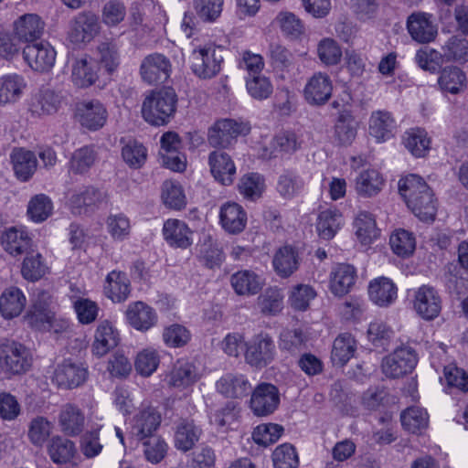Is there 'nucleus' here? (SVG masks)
Returning <instances> with one entry per match:
<instances>
[{"label":"nucleus","mask_w":468,"mask_h":468,"mask_svg":"<svg viewBox=\"0 0 468 468\" xmlns=\"http://www.w3.org/2000/svg\"><path fill=\"white\" fill-rule=\"evenodd\" d=\"M190 338V332L178 324L166 326L163 332V340L170 347H182L189 342Z\"/></svg>","instance_id":"obj_63"},{"label":"nucleus","mask_w":468,"mask_h":468,"mask_svg":"<svg viewBox=\"0 0 468 468\" xmlns=\"http://www.w3.org/2000/svg\"><path fill=\"white\" fill-rule=\"evenodd\" d=\"M231 286L239 295H254L262 288V281L254 271L244 270L235 272L230 278Z\"/></svg>","instance_id":"obj_34"},{"label":"nucleus","mask_w":468,"mask_h":468,"mask_svg":"<svg viewBox=\"0 0 468 468\" xmlns=\"http://www.w3.org/2000/svg\"><path fill=\"white\" fill-rule=\"evenodd\" d=\"M413 307L423 319L433 320L441 313V299L433 287L422 285L415 292Z\"/></svg>","instance_id":"obj_15"},{"label":"nucleus","mask_w":468,"mask_h":468,"mask_svg":"<svg viewBox=\"0 0 468 468\" xmlns=\"http://www.w3.org/2000/svg\"><path fill=\"white\" fill-rule=\"evenodd\" d=\"M198 378L199 375L194 364L179 360L171 371L169 384L176 388H186L197 382Z\"/></svg>","instance_id":"obj_42"},{"label":"nucleus","mask_w":468,"mask_h":468,"mask_svg":"<svg viewBox=\"0 0 468 468\" xmlns=\"http://www.w3.org/2000/svg\"><path fill=\"white\" fill-rule=\"evenodd\" d=\"M246 88L249 94L259 101L268 99L273 91V86L270 79L261 74L247 77Z\"/></svg>","instance_id":"obj_57"},{"label":"nucleus","mask_w":468,"mask_h":468,"mask_svg":"<svg viewBox=\"0 0 468 468\" xmlns=\"http://www.w3.org/2000/svg\"><path fill=\"white\" fill-rule=\"evenodd\" d=\"M125 314L130 325L143 332L149 330L157 321L154 310L143 302L129 304Z\"/></svg>","instance_id":"obj_21"},{"label":"nucleus","mask_w":468,"mask_h":468,"mask_svg":"<svg viewBox=\"0 0 468 468\" xmlns=\"http://www.w3.org/2000/svg\"><path fill=\"white\" fill-rule=\"evenodd\" d=\"M276 354L275 343L266 333L258 334L246 343L245 360L257 369H262L271 364Z\"/></svg>","instance_id":"obj_4"},{"label":"nucleus","mask_w":468,"mask_h":468,"mask_svg":"<svg viewBox=\"0 0 468 468\" xmlns=\"http://www.w3.org/2000/svg\"><path fill=\"white\" fill-rule=\"evenodd\" d=\"M122 155L124 162L132 168H140L146 161V149L137 142H129L122 147Z\"/></svg>","instance_id":"obj_64"},{"label":"nucleus","mask_w":468,"mask_h":468,"mask_svg":"<svg viewBox=\"0 0 468 468\" xmlns=\"http://www.w3.org/2000/svg\"><path fill=\"white\" fill-rule=\"evenodd\" d=\"M23 88V80L17 75H7L0 78V103L16 101Z\"/></svg>","instance_id":"obj_54"},{"label":"nucleus","mask_w":468,"mask_h":468,"mask_svg":"<svg viewBox=\"0 0 468 468\" xmlns=\"http://www.w3.org/2000/svg\"><path fill=\"white\" fill-rule=\"evenodd\" d=\"M316 296L315 291L310 285L299 284L292 288L289 296L292 308L296 311H305L310 302Z\"/></svg>","instance_id":"obj_61"},{"label":"nucleus","mask_w":468,"mask_h":468,"mask_svg":"<svg viewBox=\"0 0 468 468\" xmlns=\"http://www.w3.org/2000/svg\"><path fill=\"white\" fill-rule=\"evenodd\" d=\"M356 234L362 244H369L379 235L373 215L367 211L357 214L355 222Z\"/></svg>","instance_id":"obj_43"},{"label":"nucleus","mask_w":468,"mask_h":468,"mask_svg":"<svg viewBox=\"0 0 468 468\" xmlns=\"http://www.w3.org/2000/svg\"><path fill=\"white\" fill-rule=\"evenodd\" d=\"M11 160L16 176L22 181L28 180L37 169V157L31 151L15 149Z\"/></svg>","instance_id":"obj_36"},{"label":"nucleus","mask_w":468,"mask_h":468,"mask_svg":"<svg viewBox=\"0 0 468 468\" xmlns=\"http://www.w3.org/2000/svg\"><path fill=\"white\" fill-rule=\"evenodd\" d=\"M239 193L249 200L259 198L264 189V179L255 173L245 175L239 183Z\"/></svg>","instance_id":"obj_55"},{"label":"nucleus","mask_w":468,"mask_h":468,"mask_svg":"<svg viewBox=\"0 0 468 468\" xmlns=\"http://www.w3.org/2000/svg\"><path fill=\"white\" fill-rule=\"evenodd\" d=\"M1 243L10 255L18 256L30 251L31 239L27 233L16 228H11L3 233Z\"/></svg>","instance_id":"obj_33"},{"label":"nucleus","mask_w":468,"mask_h":468,"mask_svg":"<svg viewBox=\"0 0 468 468\" xmlns=\"http://www.w3.org/2000/svg\"><path fill=\"white\" fill-rule=\"evenodd\" d=\"M51 199L44 195L34 196L27 206V215L35 222L45 221L52 213Z\"/></svg>","instance_id":"obj_53"},{"label":"nucleus","mask_w":468,"mask_h":468,"mask_svg":"<svg viewBox=\"0 0 468 468\" xmlns=\"http://www.w3.org/2000/svg\"><path fill=\"white\" fill-rule=\"evenodd\" d=\"M465 74L457 67H448L441 70L439 85L444 91L456 94L465 86Z\"/></svg>","instance_id":"obj_47"},{"label":"nucleus","mask_w":468,"mask_h":468,"mask_svg":"<svg viewBox=\"0 0 468 468\" xmlns=\"http://www.w3.org/2000/svg\"><path fill=\"white\" fill-rule=\"evenodd\" d=\"M279 404V389L271 383H261L252 391L250 409L256 416L265 417L272 414Z\"/></svg>","instance_id":"obj_9"},{"label":"nucleus","mask_w":468,"mask_h":468,"mask_svg":"<svg viewBox=\"0 0 468 468\" xmlns=\"http://www.w3.org/2000/svg\"><path fill=\"white\" fill-rule=\"evenodd\" d=\"M48 450L50 459L58 464L69 462L76 451L74 443L69 439L62 437L52 438Z\"/></svg>","instance_id":"obj_48"},{"label":"nucleus","mask_w":468,"mask_h":468,"mask_svg":"<svg viewBox=\"0 0 468 468\" xmlns=\"http://www.w3.org/2000/svg\"><path fill=\"white\" fill-rule=\"evenodd\" d=\"M217 390L227 398L240 399L247 396L251 389L248 379L242 375L228 373L216 383Z\"/></svg>","instance_id":"obj_25"},{"label":"nucleus","mask_w":468,"mask_h":468,"mask_svg":"<svg viewBox=\"0 0 468 468\" xmlns=\"http://www.w3.org/2000/svg\"><path fill=\"white\" fill-rule=\"evenodd\" d=\"M383 184V180L377 170L368 169L360 173L356 178V191L360 196L372 197L377 195Z\"/></svg>","instance_id":"obj_49"},{"label":"nucleus","mask_w":468,"mask_h":468,"mask_svg":"<svg viewBox=\"0 0 468 468\" xmlns=\"http://www.w3.org/2000/svg\"><path fill=\"white\" fill-rule=\"evenodd\" d=\"M407 29L411 38L420 44L432 42L438 35L431 15L423 12H414L408 16Z\"/></svg>","instance_id":"obj_12"},{"label":"nucleus","mask_w":468,"mask_h":468,"mask_svg":"<svg viewBox=\"0 0 468 468\" xmlns=\"http://www.w3.org/2000/svg\"><path fill=\"white\" fill-rule=\"evenodd\" d=\"M446 62L468 60V40L458 36L451 37L441 48Z\"/></svg>","instance_id":"obj_56"},{"label":"nucleus","mask_w":468,"mask_h":468,"mask_svg":"<svg viewBox=\"0 0 468 468\" xmlns=\"http://www.w3.org/2000/svg\"><path fill=\"white\" fill-rule=\"evenodd\" d=\"M99 28V18L95 14L81 12L73 19L69 37L75 44L90 42Z\"/></svg>","instance_id":"obj_16"},{"label":"nucleus","mask_w":468,"mask_h":468,"mask_svg":"<svg viewBox=\"0 0 468 468\" xmlns=\"http://www.w3.org/2000/svg\"><path fill=\"white\" fill-rule=\"evenodd\" d=\"M56 51L48 42L27 44L23 49V57L35 71L48 72L56 61Z\"/></svg>","instance_id":"obj_11"},{"label":"nucleus","mask_w":468,"mask_h":468,"mask_svg":"<svg viewBox=\"0 0 468 468\" xmlns=\"http://www.w3.org/2000/svg\"><path fill=\"white\" fill-rule=\"evenodd\" d=\"M418 362L415 350L409 346L397 348L382 361V372L388 378H401L414 369Z\"/></svg>","instance_id":"obj_6"},{"label":"nucleus","mask_w":468,"mask_h":468,"mask_svg":"<svg viewBox=\"0 0 468 468\" xmlns=\"http://www.w3.org/2000/svg\"><path fill=\"white\" fill-rule=\"evenodd\" d=\"M104 294L113 303L124 302L130 294V281L122 271H111L105 280Z\"/></svg>","instance_id":"obj_30"},{"label":"nucleus","mask_w":468,"mask_h":468,"mask_svg":"<svg viewBox=\"0 0 468 468\" xmlns=\"http://www.w3.org/2000/svg\"><path fill=\"white\" fill-rule=\"evenodd\" d=\"M107 195L94 186H85L74 193L70 199L71 211L75 215H87L94 212L106 201Z\"/></svg>","instance_id":"obj_14"},{"label":"nucleus","mask_w":468,"mask_h":468,"mask_svg":"<svg viewBox=\"0 0 468 468\" xmlns=\"http://www.w3.org/2000/svg\"><path fill=\"white\" fill-rule=\"evenodd\" d=\"M45 23L37 14H25L15 20L13 33L19 41L30 44L41 37Z\"/></svg>","instance_id":"obj_18"},{"label":"nucleus","mask_w":468,"mask_h":468,"mask_svg":"<svg viewBox=\"0 0 468 468\" xmlns=\"http://www.w3.org/2000/svg\"><path fill=\"white\" fill-rule=\"evenodd\" d=\"M248 132L249 128L242 122L233 119H222L209 128L207 141L213 147L226 148L232 144L239 135Z\"/></svg>","instance_id":"obj_8"},{"label":"nucleus","mask_w":468,"mask_h":468,"mask_svg":"<svg viewBox=\"0 0 468 468\" xmlns=\"http://www.w3.org/2000/svg\"><path fill=\"white\" fill-rule=\"evenodd\" d=\"M335 140L338 144L350 145L356 136V122L348 111L339 113L335 124Z\"/></svg>","instance_id":"obj_40"},{"label":"nucleus","mask_w":468,"mask_h":468,"mask_svg":"<svg viewBox=\"0 0 468 468\" xmlns=\"http://www.w3.org/2000/svg\"><path fill=\"white\" fill-rule=\"evenodd\" d=\"M30 350L11 339L0 342V370L8 378L27 373L32 367Z\"/></svg>","instance_id":"obj_3"},{"label":"nucleus","mask_w":468,"mask_h":468,"mask_svg":"<svg viewBox=\"0 0 468 468\" xmlns=\"http://www.w3.org/2000/svg\"><path fill=\"white\" fill-rule=\"evenodd\" d=\"M415 59L421 69L431 72L437 70L443 62H446V58L443 56V52L441 53L436 49L430 48H424L418 50Z\"/></svg>","instance_id":"obj_62"},{"label":"nucleus","mask_w":468,"mask_h":468,"mask_svg":"<svg viewBox=\"0 0 468 468\" xmlns=\"http://www.w3.org/2000/svg\"><path fill=\"white\" fill-rule=\"evenodd\" d=\"M402 426L411 433H417L428 426L429 417L424 409L410 407L400 415Z\"/></svg>","instance_id":"obj_50"},{"label":"nucleus","mask_w":468,"mask_h":468,"mask_svg":"<svg viewBox=\"0 0 468 468\" xmlns=\"http://www.w3.org/2000/svg\"><path fill=\"white\" fill-rule=\"evenodd\" d=\"M356 279V271L352 265H337L330 274L331 292L337 296L346 294L354 286Z\"/></svg>","instance_id":"obj_27"},{"label":"nucleus","mask_w":468,"mask_h":468,"mask_svg":"<svg viewBox=\"0 0 468 468\" xmlns=\"http://www.w3.org/2000/svg\"><path fill=\"white\" fill-rule=\"evenodd\" d=\"M171 70L170 60L160 53L146 56L140 66V75L148 84L165 82L170 77Z\"/></svg>","instance_id":"obj_10"},{"label":"nucleus","mask_w":468,"mask_h":468,"mask_svg":"<svg viewBox=\"0 0 468 468\" xmlns=\"http://www.w3.org/2000/svg\"><path fill=\"white\" fill-rule=\"evenodd\" d=\"M48 271L42 255L39 252L28 251L22 262V277L29 282L40 280Z\"/></svg>","instance_id":"obj_44"},{"label":"nucleus","mask_w":468,"mask_h":468,"mask_svg":"<svg viewBox=\"0 0 468 468\" xmlns=\"http://www.w3.org/2000/svg\"><path fill=\"white\" fill-rule=\"evenodd\" d=\"M177 95L171 87L151 91L144 100L142 114L152 125L166 124L176 110Z\"/></svg>","instance_id":"obj_2"},{"label":"nucleus","mask_w":468,"mask_h":468,"mask_svg":"<svg viewBox=\"0 0 468 468\" xmlns=\"http://www.w3.org/2000/svg\"><path fill=\"white\" fill-rule=\"evenodd\" d=\"M88 377V370L81 364L65 360L55 368L52 381L59 388L72 389L82 385Z\"/></svg>","instance_id":"obj_13"},{"label":"nucleus","mask_w":468,"mask_h":468,"mask_svg":"<svg viewBox=\"0 0 468 468\" xmlns=\"http://www.w3.org/2000/svg\"><path fill=\"white\" fill-rule=\"evenodd\" d=\"M282 432L283 427L279 424H261L254 429L252 438L257 444L266 447L276 442Z\"/></svg>","instance_id":"obj_60"},{"label":"nucleus","mask_w":468,"mask_h":468,"mask_svg":"<svg viewBox=\"0 0 468 468\" xmlns=\"http://www.w3.org/2000/svg\"><path fill=\"white\" fill-rule=\"evenodd\" d=\"M389 244L393 252L400 257L411 255L416 247L414 236L405 229H398L392 233Z\"/></svg>","instance_id":"obj_51"},{"label":"nucleus","mask_w":468,"mask_h":468,"mask_svg":"<svg viewBox=\"0 0 468 468\" xmlns=\"http://www.w3.org/2000/svg\"><path fill=\"white\" fill-rule=\"evenodd\" d=\"M395 121L390 112L377 111L372 112L369 119V133L378 141H386L392 136Z\"/></svg>","instance_id":"obj_37"},{"label":"nucleus","mask_w":468,"mask_h":468,"mask_svg":"<svg viewBox=\"0 0 468 468\" xmlns=\"http://www.w3.org/2000/svg\"><path fill=\"white\" fill-rule=\"evenodd\" d=\"M260 312L265 316H274L283 309V294L277 287H269L257 298Z\"/></svg>","instance_id":"obj_39"},{"label":"nucleus","mask_w":468,"mask_h":468,"mask_svg":"<svg viewBox=\"0 0 468 468\" xmlns=\"http://www.w3.org/2000/svg\"><path fill=\"white\" fill-rule=\"evenodd\" d=\"M368 294L376 304L387 306L396 299L397 288L391 280L380 277L370 282Z\"/></svg>","instance_id":"obj_35"},{"label":"nucleus","mask_w":468,"mask_h":468,"mask_svg":"<svg viewBox=\"0 0 468 468\" xmlns=\"http://www.w3.org/2000/svg\"><path fill=\"white\" fill-rule=\"evenodd\" d=\"M75 118L83 128L98 131L105 125L108 112L99 100H84L76 104Z\"/></svg>","instance_id":"obj_7"},{"label":"nucleus","mask_w":468,"mask_h":468,"mask_svg":"<svg viewBox=\"0 0 468 468\" xmlns=\"http://www.w3.org/2000/svg\"><path fill=\"white\" fill-rule=\"evenodd\" d=\"M164 204L173 209L180 210L186 206V197L181 186L173 181H165L162 188Z\"/></svg>","instance_id":"obj_59"},{"label":"nucleus","mask_w":468,"mask_h":468,"mask_svg":"<svg viewBox=\"0 0 468 468\" xmlns=\"http://www.w3.org/2000/svg\"><path fill=\"white\" fill-rule=\"evenodd\" d=\"M26 297L16 287L5 289L0 296V312L5 319L18 316L26 306Z\"/></svg>","instance_id":"obj_31"},{"label":"nucleus","mask_w":468,"mask_h":468,"mask_svg":"<svg viewBox=\"0 0 468 468\" xmlns=\"http://www.w3.org/2000/svg\"><path fill=\"white\" fill-rule=\"evenodd\" d=\"M119 340V333L112 324L107 320L102 321L99 324L95 332L92 353L101 357L117 346Z\"/></svg>","instance_id":"obj_22"},{"label":"nucleus","mask_w":468,"mask_h":468,"mask_svg":"<svg viewBox=\"0 0 468 468\" xmlns=\"http://www.w3.org/2000/svg\"><path fill=\"white\" fill-rule=\"evenodd\" d=\"M61 101L60 93L51 89H42L32 98L30 110L38 115L52 114L58 112Z\"/></svg>","instance_id":"obj_32"},{"label":"nucleus","mask_w":468,"mask_h":468,"mask_svg":"<svg viewBox=\"0 0 468 468\" xmlns=\"http://www.w3.org/2000/svg\"><path fill=\"white\" fill-rule=\"evenodd\" d=\"M220 223L222 228L230 234L243 231L247 224V214L237 203H226L220 208Z\"/></svg>","instance_id":"obj_24"},{"label":"nucleus","mask_w":468,"mask_h":468,"mask_svg":"<svg viewBox=\"0 0 468 468\" xmlns=\"http://www.w3.org/2000/svg\"><path fill=\"white\" fill-rule=\"evenodd\" d=\"M223 57L221 50L214 47L194 49L190 56L192 72L199 79H212L218 74Z\"/></svg>","instance_id":"obj_5"},{"label":"nucleus","mask_w":468,"mask_h":468,"mask_svg":"<svg viewBox=\"0 0 468 468\" xmlns=\"http://www.w3.org/2000/svg\"><path fill=\"white\" fill-rule=\"evenodd\" d=\"M161 423V415L153 407H147L142 410L133 418L132 433L139 440L144 441L153 437L154 432L158 429Z\"/></svg>","instance_id":"obj_20"},{"label":"nucleus","mask_w":468,"mask_h":468,"mask_svg":"<svg viewBox=\"0 0 468 468\" xmlns=\"http://www.w3.org/2000/svg\"><path fill=\"white\" fill-rule=\"evenodd\" d=\"M61 431L69 436L80 434L85 423V417L81 410L71 403L64 405L58 416Z\"/></svg>","instance_id":"obj_29"},{"label":"nucleus","mask_w":468,"mask_h":468,"mask_svg":"<svg viewBox=\"0 0 468 468\" xmlns=\"http://www.w3.org/2000/svg\"><path fill=\"white\" fill-rule=\"evenodd\" d=\"M403 144L415 157H424L431 148V139L421 128H412L403 135Z\"/></svg>","instance_id":"obj_38"},{"label":"nucleus","mask_w":468,"mask_h":468,"mask_svg":"<svg viewBox=\"0 0 468 468\" xmlns=\"http://www.w3.org/2000/svg\"><path fill=\"white\" fill-rule=\"evenodd\" d=\"M399 192L412 212L424 221L433 220L437 211L434 194L417 175H409L399 181Z\"/></svg>","instance_id":"obj_1"},{"label":"nucleus","mask_w":468,"mask_h":468,"mask_svg":"<svg viewBox=\"0 0 468 468\" xmlns=\"http://www.w3.org/2000/svg\"><path fill=\"white\" fill-rule=\"evenodd\" d=\"M299 264L298 250L290 245L278 249L272 259L273 269L281 278L292 276L298 270Z\"/></svg>","instance_id":"obj_23"},{"label":"nucleus","mask_w":468,"mask_h":468,"mask_svg":"<svg viewBox=\"0 0 468 468\" xmlns=\"http://www.w3.org/2000/svg\"><path fill=\"white\" fill-rule=\"evenodd\" d=\"M208 164L214 178L224 186L233 183L236 166L231 157L225 152L213 151L209 154Z\"/></svg>","instance_id":"obj_19"},{"label":"nucleus","mask_w":468,"mask_h":468,"mask_svg":"<svg viewBox=\"0 0 468 468\" xmlns=\"http://www.w3.org/2000/svg\"><path fill=\"white\" fill-rule=\"evenodd\" d=\"M201 434L202 429L193 420L182 419L176 425L175 446L177 450L186 452L193 449Z\"/></svg>","instance_id":"obj_26"},{"label":"nucleus","mask_w":468,"mask_h":468,"mask_svg":"<svg viewBox=\"0 0 468 468\" xmlns=\"http://www.w3.org/2000/svg\"><path fill=\"white\" fill-rule=\"evenodd\" d=\"M342 221V215L337 210L326 209L322 211L318 217L317 231L324 239H331L339 229Z\"/></svg>","instance_id":"obj_46"},{"label":"nucleus","mask_w":468,"mask_h":468,"mask_svg":"<svg viewBox=\"0 0 468 468\" xmlns=\"http://www.w3.org/2000/svg\"><path fill=\"white\" fill-rule=\"evenodd\" d=\"M333 90L330 77L322 72L314 73L307 81L303 95L309 104H324L331 97Z\"/></svg>","instance_id":"obj_17"},{"label":"nucleus","mask_w":468,"mask_h":468,"mask_svg":"<svg viewBox=\"0 0 468 468\" xmlns=\"http://www.w3.org/2000/svg\"><path fill=\"white\" fill-rule=\"evenodd\" d=\"M96 160L95 151L89 146L76 150L69 161V171L73 174L82 175L87 173Z\"/></svg>","instance_id":"obj_52"},{"label":"nucleus","mask_w":468,"mask_h":468,"mask_svg":"<svg viewBox=\"0 0 468 468\" xmlns=\"http://www.w3.org/2000/svg\"><path fill=\"white\" fill-rule=\"evenodd\" d=\"M272 462L275 468H297L299 465L296 450L289 443L282 444L274 450Z\"/></svg>","instance_id":"obj_58"},{"label":"nucleus","mask_w":468,"mask_h":468,"mask_svg":"<svg viewBox=\"0 0 468 468\" xmlns=\"http://www.w3.org/2000/svg\"><path fill=\"white\" fill-rule=\"evenodd\" d=\"M164 238L175 248L186 249L191 245V234L187 225L179 219H168L163 228Z\"/></svg>","instance_id":"obj_28"},{"label":"nucleus","mask_w":468,"mask_h":468,"mask_svg":"<svg viewBox=\"0 0 468 468\" xmlns=\"http://www.w3.org/2000/svg\"><path fill=\"white\" fill-rule=\"evenodd\" d=\"M97 72L91 61L87 58L76 59L72 65L71 80L75 86L87 88L91 86L97 80Z\"/></svg>","instance_id":"obj_45"},{"label":"nucleus","mask_w":468,"mask_h":468,"mask_svg":"<svg viewBox=\"0 0 468 468\" xmlns=\"http://www.w3.org/2000/svg\"><path fill=\"white\" fill-rule=\"evenodd\" d=\"M356 348L355 338L348 333L339 335L334 341L331 359L336 366L343 367L354 356Z\"/></svg>","instance_id":"obj_41"}]
</instances>
